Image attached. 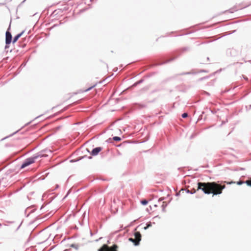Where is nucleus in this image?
Returning <instances> with one entry per match:
<instances>
[{
	"label": "nucleus",
	"mask_w": 251,
	"mask_h": 251,
	"mask_svg": "<svg viewBox=\"0 0 251 251\" xmlns=\"http://www.w3.org/2000/svg\"><path fill=\"white\" fill-rule=\"evenodd\" d=\"M198 189H201L205 194H209L213 193V195L220 194L222 190L225 188V185H221L216 182H199Z\"/></svg>",
	"instance_id": "1"
},
{
	"label": "nucleus",
	"mask_w": 251,
	"mask_h": 251,
	"mask_svg": "<svg viewBox=\"0 0 251 251\" xmlns=\"http://www.w3.org/2000/svg\"><path fill=\"white\" fill-rule=\"evenodd\" d=\"M135 238H130L129 240L134 243L135 246L138 245L139 244V242L141 241V235L139 232H136L134 233Z\"/></svg>",
	"instance_id": "2"
},
{
	"label": "nucleus",
	"mask_w": 251,
	"mask_h": 251,
	"mask_svg": "<svg viewBox=\"0 0 251 251\" xmlns=\"http://www.w3.org/2000/svg\"><path fill=\"white\" fill-rule=\"evenodd\" d=\"M38 156H36L33 157H30L26 159L25 162L22 164L21 168H24L25 167L30 165L31 164L34 163L36 158H37Z\"/></svg>",
	"instance_id": "3"
},
{
	"label": "nucleus",
	"mask_w": 251,
	"mask_h": 251,
	"mask_svg": "<svg viewBox=\"0 0 251 251\" xmlns=\"http://www.w3.org/2000/svg\"><path fill=\"white\" fill-rule=\"evenodd\" d=\"M11 39H12V36H11V33L7 31L6 32V41H5L6 44H10L11 42Z\"/></svg>",
	"instance_id": "4"
},
{
	"label": "nucleus",
	"mask_w": 251,
	"mask_h": 251,
	"mask_svg": "<svg viewBox=\"0 0 251 251\" xmlns=\"http://www.w3.org/2000/svg\"><path fill=\"white\" fill-rule=\"evenodd\" d=\"M99 251H116L115 250H113L109 248L107 245H104L99 250Z\"/></svg>",
	"instance_id": "5"
},
{
	"label": "nucleus",
	"mask_w": 251,
	"mask_h": 251,
	"mask_svg": "<svg viewBox=\"0 0 251 251\" xmlns=\"http://www.w3.org/2000/svg\"><path fill=\"white\" fill-rule=\"evenodd\" d=\"M101 148L100 147H97L92 150L91 154L93 155H96L101 151Z\"/></svg>",
	"instance_id": "6"
},
{
	"label": "nucleus",
	"mask_w": 251,
	"mask_h": 251,
	"mask_svg": "<svg viewBox=\"0 0 251 251\" xmlns=\"http://www.w3.org/2000/svg\"><path fill=\"white\" fill-rule=\"evenodd\" d=\"M24 32V31H23L21 33L17 34L16 36H15L13 40V43H15L18 40V39L22 35Z\"/></svg>",
	"instance_id": "7"
},
{
	"label": "nucleus",
	"mask_w": 251,
	"mask_h": 251,
	"mask_svg": "<svg viewBox=\"0 0 251 251\" xmlns=\"http://www.w3.org/2000/svg\"><path fill=\"white\" fill-rule=\"evenodd\" d=\"M113 140L116 141H118L121 140V138L119 137L115 136V137H113Z\"/></svg>",
	"instance_id": "8"
},
{
	"label": "nucleus",
	"mask_w": 251,
	"mask_h": 251,
	"mask_svg": "<svg viewBox=\"0 0 251 251\" xmlns=\"http://www.w3.org/2000/svg\"><path fill=\"white\" fill-rule=\"evenodd\" d=\"M141 203L143 205H146L148 203V201L146 200H143L141 201Z\"/></svg>",
	"instance_id": "9"
},
{
	"label": "nucleus",
	"mask_w": 251,
	"mask_h": 251,
	"mask_svg": "<svg viewBox=\"0 0 251 251\" xmlns=\"http://www.w3.org/2000/svg\"><path fill=\"white\" fill-rule=\"evenodd\" d=\"M151 226V223H149L148 225H147V226L145 227H144V229H147L148 228H149V227Z\"/></svg>",
	"instance_id": "10"
},
{
	"label": "nucleus",
	"mask_w": 251,
	"mask_h": 251,
	"mask_svg": "<svg viewBox=\"0 0 251 251\" xmlns=\"http://www.w3.org/2000/svg\"><path fill=\"white\" fill-rule=\"evenodd\" d=\"M247 185L251 186V180H247L246 181Z\"/></svg>",
	"instance_id": "11"
},
{
	"label": "nucleus",
	"mask_w": 251,
	"mask_h": 251,
	"mask_svg": "<svg viewBox=\"0 0 251 251\" xmlns=\"http://www.w3.org/2000/svg\"><path fill=\"white\" fill-rule=\"evenodd\" d=\"M188 116V114L186 113H184L182 115L183 118H186Z\"/></svg>",
	"instance_id": "12"
},
{
	"label": "nucleus",
	"mask_w": 251,
	"mask_h": 251,
	"mask_svg": "<svg viewBox=\"0 0 251 251\" xmlns=\"http://www.w3.org/2000/svg\"><path fill=\"white\" fill-rule=\"evenodd\" d=\"M243 183H244V182H243V181H238V182H237V184H238V185H241V184H243Z\"/></svg>",
	"instance_id": "13"
},
{
	"label": "nucleus",
	"mask_w": 251,
	"mask_h": 251,
	"mask_svg": "<svg viewBox=\"0 0 251 251\" xmlns=\"http://www.w3.org/2000/svg\"><path fill=\"white\" fill-rule=\"evenodd\" d=\"M159 218V217L158 216H155V217H154L153 218V219H155V218Z\"/></svg>",
	"instance_id": "14"
},
{
	"label": "nucleus",
	"mask_w": 251,
	"mask_h": 251,
	"mask_svg": "<svg viewBox=\"0 0 251 251\" xmlns=\"http://www.w3.org/2000/svg\"><path fill=\"white\" fill-rule=\"evenodd\" d=\"M91 89V88H90L87 90V91L90 90Z\"/></svg>",
	"instance_id": "15"
},
{
	"label": "nucleus",
	"mask_w": 251,
	"mask_h": 251,
	"mask_svg": "<svg viewBox=\"0 0 251 251\" xmlns=\"http://www.w3.org/2000/svg\"><path fill=\"white\" fill-rule=\"evenodd\" d=\"M195 191H194V193H195ZM190 193H191V194H193V191H191V192H190Z\"/></svg>",
	"instance_id": "16"
},
{
	"label": "nucleus",
	"mask_w": 251,
	"mask_h": 251,
	"mask_svg": "<svg viewBox=\"0 0 251 251\" xmlns=\"http://www.w3.org/2000/svg\"><path fill=\"white\" fill-rule=\"evenodd\" d=\"M40 157H42V156H43V155H39Z\"/></svg>",
	"instance_id": "17"
},
{
	"label": "nucleus",
	"mask_w": 251,
	"mask_h": 251,
	"mask_svg": "<svg viewBox=\"0 0 251 251\" xmlns=\"http://www.w3.org/2000/svg\"><path fill=\"white\" fill-rule=\"evenodd\" d=\"M187 192H188V193H190V191H189V190H188V191H187Z\"/></svg>",
	"instance_id": "18"
},
{
	"label": "nucleus",
	"mask_w": 251,
	"mask_h": 251,
	"mask_svg": "<svg viewBox=\"0 0 251 251\" xmlns=\"http://www.w3.org/2000/svg\"><path fill=\"white\" fill-rule=\"evenodd\" d=\"M71 246H72V247H74V245H72Z\"/></svg>",
	"instance_id": "19"
},
{
	"label": "nucleus",
	"mask_w": 251,
	"mask_h": 251,
	"mask_svg": "<svg viewBox=\"0 0 251 251\" xmlns=\"http://www.w3.org/2000/svg\"><path fill=\"white\" fill-rule=\"evenodd\" d=\"M231 183H232V182H229V183H229V184H231Z\"/></svg>",
	"instance_id": "20"
}]
</instances>
